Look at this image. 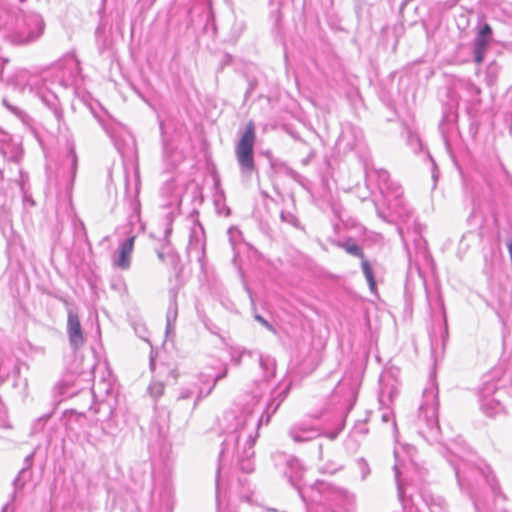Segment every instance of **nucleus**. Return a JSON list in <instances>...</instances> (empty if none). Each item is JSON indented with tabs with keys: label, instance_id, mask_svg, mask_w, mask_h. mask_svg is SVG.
<instances>
[{
	"label": "nucleus",
	"instance_id": "bb28decb",
	"mask_svg": "<svg viewBox=\"0 0 512 512\" xmlns=\"http://www.w3.org/2000/svg\"><path fill=\"white\" fill-rule=\"evenodd\" d=\"M348 254L364 259L363 249L356 241L352 238H348L346 241L339 244Z\"/></svg>",
	"mask_w": 512,
	"mask_h": 512
},
{
	"label": "nucleus",
	"instance_id": "bf43d9fd",
	"mask_svg": "<svg viewBox=\"0 0 512 512\" xmlns=\"http://www.w3.org/2000/svg\"><path fill=\"white\" fill-rule=\"evenodd\" d=\"M4 180V172L0 170V182H3Z\"/></svg>",
	"mask_w": 512,
	"mask_h": 512
},
{
	"label": "nucleus",
	"instance_id": "ea45409f",
	"mask_svg": "<svg viewBox=\"0 0 512 512\" xmlns=\"http://www.w3.org/2000/svg\"><path fill=\"white\" fill-rule=\"evenodd\" d=\"M358 465L362 473V479H365L367 475L370 473V469L368 463L363 458L358 460Z\"/></svg>",
	"mask_w": 512,
	"mask_h": 512
},
{
	"label": "nucleus",
	"instance_id": "39448f33",
	"mask_svg": "<svg viewBox=\"0 0 512 512\" xmlns=\"http://www.w3.org/2000/svg\"><path fill=\"white\" fill-rule=\"evenodd\" d=\"M304 469L300 461L292 458L287 461L286 476L291 485L297 489L302 501L305 504L306 512H310L307 502L316 504H324L326 502H336L342 498V491L334 485L323 480H316L314 483L307 485L301 484Z\"/></svg>",
	"mask_w": 512,
	"mask_h": 512
},
{
	"label": "nucleus",
	"instance_id": "a18cd8bd",
	"mask_svg": "<svg viewBox=\"0 0 512 512\" xmlns=\"http://www.w3.org/2000/svg\"><path fill=\"white\" fill-rule=\"evenodd\" d=\"M457 21H458V27H461L463 25V28H465L469 22V20L467 18V14H465V13L460 14Z\"/></svg>",
	"mask_w": 512,
	"mask_h": 512
},
{
	"label": "nucleus",
	"instance_id": "423d86ee",
	"mask_svg": "<svg viewBox=\"0 0 512 512\" xmlns=\"http://www.w3.org/2000/svg\"><path fill=\"white\" fill-rule=\"evenodd\" d=\"M412 425L415 432L429 444L440 442L438 398L434 388L424 391L423 401L418 408Z\"/></svg>",
	"mask_w": 512,
	"mask_h": 512
},
{
	"label": "nucleus",
	"instance_id": "f257e3e1",
	"mask_svg": "<svg viewBox=\"0 0 512 512\" xmlns=\"http://www.w3.org/2000/svg\"><path fill=\"white\" fill-rule=\"evenodd\" d=\"M287 396L283 390L272 398L266 409L247 405L241 411L228 410L223 414V430L225 438L219 453L216 471V499L219 502L222 492L226 489L222 474L225 463L236 457L239 469L244 473L254 471V444L258 438V429L263 423L268 424L271 416L277 411Z\"/></svg>",
	"mask_w": 512,
	"mask_h": 512
},
{
	"label": "nucleus",
	"instance_id": "a211bd4d",
	"mask_svg": "<svg viewBox=\"0 0 512 512\" xmlns=\"http://www.w3.org/2000/svg\"><path fill=\"white\" fill-rule=\"evenodd\" d=\"M135 236H130L119 245L117 254L113 257V265L127 270L131 265V254L134 248Z\"/></svg>",
	"mask_w": 512,
	"mask_h": 512
},
{
	"label": "nucleus",
	"instance_id": "13d9d810",
	"mask_svg": "<svg viewBox=\"0 0 512 512\" xmlns=\"http://www.w3.org/2000/svg\"><path fill=\"white\" fill-rule=\"evenodd\" d=\"M291 136L295 139V140H301V138L298 136V134L294 133V132H291Z\"/></svg>",
	"mask_w": 512,
	"mask_h": 512
},
{
	"label": "nucleus",
	"instance_id": "e433bc0d",
	"mask_svg": "<svg viewBox=\"0 0 512 512\" xmlns=\"http://www.w3.org/2000/svg\"><path fill=\"white\" fill-rule=\"evenodd\" d=\"M341 468L339 464H337L334 461H330L322 466L319 467V471L321 473H329L334 474L336 471H338Z\"/></svg>",
	"mask_w": 512,
	"mask_h": 512
},
{
	"label": "nucleus",
	"instance_id": "f8f14e48",
	"mask_svg": "<svg viewBox=\"0 0 512 512\" xmlns=\"http://www.w3.org/2000/svg\"><path fill=\"white\" fill-rule=\"evenodd\" d=\"M476 36L473 40V59L477 64L484 61L486 51L493 39V30L490 24L478 17Z\"/></svg>",
	"mask_w": 512,
	"mask_h": 512
},
{
	"label": "nucleus",
	"instance_id": "0eeeda50",
	"mask_svg": "<svg viewBox=\"0 0 512 512\" xmlns=\"http://www.w3.org/2000/svg\"><path fill=\"white\" fill-rule=\"evenodd\" d=\"M45 22L37 13L21 14L17 17L16 27L6 36L11 43L27 45L37 41L43 34Z\"/></svg>",
	"mask_w": 512,
	"mask_h": 512
},
{
	"label": "nucleus",
	"instance_id": "1a4fd4ad",
	"mask_svg": "<svg viewBox=\"0 0 512 512\" xmlns=\"http://www.w3.org/2000/svg\"><path fill=\"white\" fill-rule=\"evenodd\" d=\"M255 126L252 121L248 122L241 138L236 145V157L243 177L249 178L255 171L254 143Z\"/></svg>",
	"mask_w": 512,
	"mask_h": 512
},
{
	"label": "nucleus",
	"instance_id": "6e6552de",
	"mask_svg": "<svg viewBox=\"0 0 512 512\" xmlns=\"http://www.w3.org/2000/svg\"><path fill=\"white\" fill-rule=\"evenodd\" d=\"M99 124L123 157L136 154V141L132 133L122 124L111 119H98Z\"/></svg>",
	"mask_w": 512,
	"mask_h": 512
},
{
	"label": "nucleus",
	"instance_id": "6ab92c4d",
	"mask_svg": "<svg viewBox=\"0 0 512 512\" xmlns=\"http://www.w3.org/2000/svg\"><path fill=\"white\" fill-rule=\"evenodd\" d=\"M27 181V175L24 174L22 168H18V177H16V175H10L6 182L1 186V188H8V191L13 194L11 190V184L12 182H15L21 190L23 204L25 206H34L35 201L33 200L32 195L27 188Z\"/></svg>",
	"mask_w": 512,
	"mask_h": 512
},
{
	"label": "nucleus",
	"instance_id": "de8ad7c7",
	"mask_svg": "<svg viewBox=\"0 0 512 512\" xmlns=\"http://www.w3.org/2000/svg\"><path fill=\"white\" fill-rule=\"evenodd\" d=\"M135 332L139 335L140 338H142L145 341H148V339L145 336L146 329L144 327H141L140 329L135 328Z\"/></svg>",
	"mask_w": 512,
	"mask_h": 512
},
{
	"label": "nucleus",
	"instance_id": "680f3d73",
	"mask_svg": "<svg viewBox=\"0 0 512 512\" xmlns=\"http://www.w3.org/2000/svg\"><path fill=\"white\" fill-rule=\"evenodd\" d=\"M49 417H50V415L43 416V417H41L40 419H38V421L40 422L41 420H43V419H48Z\"/></svg>",
	"mask_w": 512,
	"mask_h": 512
},
{
	"label": "nucleus",
	"instance_id": "9b49d317",
	"mask_svg": "<svg viewBox=\"0 0 512 512\" xmlns=\"http://www.w3.org/2000/svg\"><path fill=\"white\" fill-rule=\"evenodd\" d=\"M13 195L8 188H0V232L8 244L15 242V232L12 225Z\"/></svg>",
	"mask_w": 512,
	"mask_h": 512
},
{
	"label": "nucleus",
	"instance_id": "09e8293b",
	"mask_svg": "<svg viewBox=\"0 0 512 512\" xmlns=\"http://www.w3.org/2000/svg\"><path fill=\"white\" fill-rule=\"evenodd\" d=\"M255 85H256V84H255V82H254V81H250V82H249L248 89H247V91H246V93H245V96H246V97H248V96L252 93V91H253V90H254V88H255Z\"/></svg>",
	"mask_w": 512,
	"mask_h": 512
},
{
	"label": "nucleus",
	"instance_id": "7ed1b4c3",
	"mask_svg": "<svg viewBox=\"0 0 512 512\" xmlns=\"http://www.w3.org/2000/svg\"><path fill=\"white\" fill-rule=\"evenodd\" d=\"M385 201L387 202L388 212L379 208L375 203L378 217L388 223L399 221L405 225V227L398 226L397 230L407 251H409L407 237L411 233L416 253L424 259L428 258L427 242L421 235V226L414 217V211L408 206L402 195H393Z\"/></svg>",
	"mask_w": 512,
	"mask_h": 512
},
{
	"label": "nucleus",
	"instance_id": "2eb2a0df",
	"mask_svg": "<svg viewBox=\"0 0 512 512\" xmlns=\"http://www.w3.org/2000/svg\"><path fill=\"white\" fill-rule=\"evenodd\" d=\"M367 177L369 180L375 178L378 189L384 200L392 197L393 195L400 196L403 194L401 186L391 180L388 171L384 169H379L368 173Z\"/></svg>",
	"mask_w": 512,
	"mask_h": 512
},
{
	"label": "nucleus",
	"instance_id": "49530a36",
	"mask_svg": "<svg viewBox=\"0 0 512 512\" xmlns=\"http://www.w3.org/2000/svg\"><path fill=\"white\" fill-rule=\"evenodd\" d=\"M8 62V59L0 55V85L3 84V69L4 65Z\"/></svg>",
	"mask_w": 512,
	"mask_h": 512
},
{
	"label": "nucleus",
	"instance_id": "052dcab7",
	"mask_svg": "<svg viewBox=\"0 0 512 512\" xmlns=\"http://www.w3.org/2000/svg\"><path fill=\"white\" fill-rule=\"evenodd\" d=\"M336 436H337V433H330L329 434L330 439H334V438H336Z\"/></svg>",
	"mask_w": 512,
	"mask_h": 512
},
{
	"label": "nucleus",
	"instance_id": "473e14b6",
	"mask_svg": "<svg viewBox=\"0 0 512 512\" xmlns=\"http://www.w3.org/2000/svg\"><path fill=\"white\" fill-rule=\"evenodd\" d=\"M2 102H3V105L9 111H11L14 115H16L22 122H24V123L27 122L28 115L22 109H20L19 107L15 106V105L10 104L6 98H4L2 100Z\"/></svg>",
	"mask_w": 512,
	"mask_h": 512
},
{
	"label": "nucleus",
	"instance_id": "dca6fc26",
	"mask_svg": "<svg viewBox=\"0 0 512 512\" xmlns=\"http://www.w3.org/2000/svg\"><path fill=\"white\" fill-rule=\"evenodd\" d=\"M67 335L69 344L74 351L84 345L85 338L80 319L78 313L72 308H69L67 311Z\"/></svg>",
	"mask_w": 512,
	"mask_h": 512
},
{
	"label": "nucleus",
	"instance_id": "58836bf2",
	"mask_svg": "<svg viewBox=\"0 0 512 512\" xmlns=\"http://www.w3.org/2000/svg\"><path fill=\"white\" fill-rule=\"evenodd\" d=\"M177 319V304L175 301L171 302L167 314H166V322H176Z\"/></svg>",
	"mask_w": 512,
	"mask_h": 512
},
{
	"label": "nucleus",
	"instance_id": "a19ab883",
	"mask_svg": "<svg viewBox=\"0 0 512 512\" xmlns=\"http://www.w3.org/2000/svg\"><path fill=\"white\" fill-rule=\"evenodd\" d=\"M254 319L258 321L260 324H262L264 327H266L269 331L275 332V329L272 324H270L264 317H262L260 314H255Z\"/></svg>",
	"mask_w": 512,
	"mask_h": 512
},
{
	"label": "nucleus",
	"instance_id": "c756f323",
	"mask_svg": "<svg viewBox=\"0 0 512 512\" xmlns=\"http://www.w3.org/2000/svg\"><path fill=\"white\" fill-rule=\"evenodd\" d=\"M361 267L363 274L368 282L369 288L371 291L376 289V281L374 277L373 268L368 260L365 258L361 261Z\"/></svg>",
	"mask_w": 512,
	"mask_h": 512
},
{
	"label": "nucleus",
	"instance_id": "7c9ffc66",
	"mask_svg": "<svg viewBox=\"0 0 512 512\" xmlns=\"http://www.w3.org/2000/svg\"><path fill=\"white\" fill-rule=\"evenodd\" d=\"M214 205L216 208V212L219 215L228 217L231 214V210L229 207L225 205V198L223 192L220 194L215 195L214 197Z\"/></svg>",
	"mask_w": 512,
	"mask_h": 512
},
{
	"label": "nucleus",
	"instance_id": "e2e57ef3",
	"mask_svg": "<svg viewBox=\"0 0 512 512\" xmlns=\"http://www.w3.org/2000/svg\"><path fill=\"white\" fill-rule=\"evenodd\" d=\"M8 505H9V504H6V505L3 507L2 512H5V511L7 510Z\"/></svg>",
	"mask_w": 512,
	"mask_h": 512
},
{
	"label": "nucleus",
	"instance_id": "5fc2aeb1",
	"mask_svg": "<svg viewBox=\"0 0 512 512\" xmlns=\"http://www.w3.org/2000/svg\"><path fill=\"white\" fill-rule=\"evenodd\" d=\"M60 300H61V301L63 302V304L67 307V310H68L69 308H71V307H70V302H69L67 299H65V298H60Z\"/></svg>",
	"mask_w": 512,
	"mask_h": 512
},
{
	"label": "nucleus",
	"instance_id": "c85d7f7f",
	"mask_svg": "<svg viewBox=\"0 0 512 512\" xmlns=\"http://www.w3.org/2000/svg\"><path fill=\"white\" fill-rule=\"evenodd\" d=\"M65 161L69 165L72 179H74L78 167V157L73 143H68V152Z\"/></svg>",
	"mask_w": 512,
	"mask_h": 512
},
{
	"label": "nucleus",
	"instance_id": "393cba45",
	"mask_svg": "<svg viewBox=\"0 0 512 512\" xmlns=\"http://www.w3.org/2000/svg\"><path fill=\"white\" fill-rule=\"evenodd\" d=\"M187 249H188V254L189 255H192L193 253L196 255L197 260L200 263L201 269H204V265H205V242L201 241L200 239L195 238L193 235H191Z\"/></svg>",
	"mask_w": 512,
	"mask_h": 512
},
{
	"label": "nucleus",
	"instance_id": "2f4dec72",
	"mask_svg": "<svg viewBox=\"0 0 512 512\" xmlns=\"http://www.w3.org/2000/svg\"><path fill=\"white\" fill-rule=\"evenodd\" d=\"M407 143L415 153L422 150V141L419 135L411 130L408 131Z\"/></svg>",
	"mask_w": 512,
	"mask_h": 512
},
{
	"label": "nucleus",
	"instance_id": "b1692460",
	"mask_svg": "<svg viewBox=\"0 0 512 512\" xmlns=\"http://www.w3.org/2000/svg\"><path fill=\"white\" fill-rule=\"evenodd\" d=\"M202 398V390L196 383H191L181 388L177 401L192 400L191 410L195 409Z\"/></svg>",
	"mask_w": 512,
	"mask_h": 512
},
{
	"label": "nucleus",
	"instance_id": "f704fd0d",
	"mask_svg": "<svg viewBox=\"0 0 512 512\" xmlns=\"http://www.w3.org/2000/svg\"><path fill=\"white\" fill-rule=\"evenodd\" d=\"M148 391L152 397L158 398L164 392V384L162 382H152L148 387Z\"/></svg>",
	"mask_w": 512,
	"mask_h": 512
},
{
	"label": "nucleus",
	"instance_id": "6e6d98bb",
	"mask_svg": "<svg viewBox=\"0 0 512 512\" xmlns=\"http://www.w3.org/2000/svg\"><path fill=\"white\" fill-rule=\"evenodd\" d=\"M382 420H383L384 422H388V421L390 420V414H388V413H384V414L382 415Z\"/></svg>",
	"mask_w": 512,
	"mask_h": 512
},
{
	"label": "nucleus",
	"instance_id": "c03bdc74",
	"mask_svg": "<svg viewBox=\"0 0 512 512\" xmlns=\"http://www.w3.org/2000/svg\"><path fill=\"white\" fill-rule=\"evenodd\" d=\"M226 374H227V370H225V371H224V372H222V373H219V374L215 375V377H214V379H213V385H212V386L209 388V390L207 391L206 396H207L208 394H210V393H211V391H212V389L214 388L215 384H216L219 380L223 379V378L226 376Z\"/></svg>",
	"mask_w": 512,
	"mask_h": 512
},
{
	"label": "nucleus",
	"instance_id": "a878e982",
	"mask_svg": "<svg viewBox=\"0 0 512 512\" xmlns=\"http://www.w3.org/2000/svg\"><path fill=\"white\" fill-rule=\"evenodd\" d=\"M259 365L263 372V378L269 380L275 376L276 373V361L270 355H258Z\"/></svg>",
	"mask_w": 512,
	"mask_h": 512
},
{
	"label": "nucleus",
	"instance_id": "c9c22d12",
	"mask_svg": "<svg viewBox=\"0 0 512 512\" xmlns=\"http://www.w3.org/2000/svg\"><path fill=\"white\" fill-rule=\"evenodd\" d=\"M161 497H162V503H163L165 512H172L173 500H172L171 491L166 489Z\"/></svg>",
	"mask_w": 512,
	"mask_h": 512
},
{
	"label": "nucleus",
	"instance_id": "864d4df0",
	"mask_svg": "<svg viewBox=\"0 0 512 512\" xmlns=\"http://www.w3.org/2000/svg\"><path fill=\"white\" fill-rule=\"evenodd\" d=\"M149 365H150L151 370H153L154 367H155V361H154V357H153L152 354L150 356V363H149Z\"/></svg>",
	"mask_w": 512,
	"mask_h": 512
},
{
	"label": "nucleus",
	"instance_id": "0e129e2a",
	"mask_svg": "<svg viewBox=\"0 0 512 512\" xmlns=\"http://www.w3.org/2000/svg\"><path fill=\"white\" fill-rule=\"evenodd\" d=\"M323 512H336L334 510H324Z\"/></svg>",
	"mask_w": 512,
	"mask_h": 512
},
{
	"label": "nucleus",
	"instance_id": "f3484780",
	"mask_svg": "<svg viewBox=\"0 0 512 512\" xmlns=\"http://www.w3.org/2000/svg\"><path fill=\"white\" fill-rule=\"evenodd\" d=\"M288 435L295 443H305L319 437L321 432L316 426L299 421L290 426Z\"/></svg>",
	"mask_w": 512,
	"mask_h": 512
},
{
	"label": "nucleus",
	"instance_id": "3c124183",
	"mask_svg": "<svg viewBox=\"0 0 512 512\" xmlns=\"http://www.w3.org/2000/svg\"><path fill=\"white\" fill-rule=\"evenodd\" d=\"M411 0H403L401 2V5H400V13H403L405 7L407 6V4L410 2Z\"/></svg>",
	"mask_w": 512,
	"mask_h": 512
},
{
	"label": "nucleus",
	"instance_id": "37998d69",
	"mask_svg": "<svg viewBox=\"0 0 512 512\" xmlns=\"http://www.w3.org/2000/svg\"><path fill=\"white\" fill-rule=\"evenodd\" d=\"M354 432L356 434H367L368 433V428L366 426V423L365 422H358L355 424L354 426Z\"/></svg>",
	"mask_w": 512,
	"mask_h": 512
},
{
	"label": "nucleus",
	"instance_id": "cd10ccee",
	"mask_svg": "<svg viewBox=\"0 0 512 512\" xmlns=\"http://www.w3.org/2000/svg\"><path fill=\"white\" fill-rule=\"evenodd\" d=\"M280 219L283 223H286L297 230H304V227L301 224L300 220L292 211L282 210L280 213Z\"/></svg>",
	"mask_w": 512,
	"mask_h": 512
},
{
	"label": "nucleus",
	"instance_id": "f03ea898",
	"mask_svg": "<svg viewBox=\"0 0 512 512\" xmlns=\"http://www.w3.org/2000/svg\"><path fill=\"white\" fill-rule=\"evenodd\" d=\"M441 453L454 471L460 492L471 500L475 512H485L491 500L495 503L507 500L495 472L487 462H474L461 455L457 447H444Z\"/></svg>",
	"mask_w": 512,
	"mask_h": 512
},
{
	"label": "nucleus",
	"instance_id": "4d7b16f0",
	"mask_svg": "<svg viewBox=\"0 0 512 512\" xmlns=\"http://www.w3.org/2000/svg\"><path fill=\"white\" fill-rule=\"evenodd\" d=\"M238 482L240 485H244L247 482V478H238Z\"/></svg>",
	"mask_w": 512,
	"mask_h": 512
},
{
	"label": "nucleus",
	"instance_id": "79ce46f5",
	"mask_svg": "<svg viewBox=\"0 0 512 512\" xmlns=\"http://www.w3.org/2000/svg\"><path fill=\"white\" fill-rule=\"evenodd\" d=\"M497 72H498V66L497 64L495 63H491L488 67V70H487V76L489 78V81L492 82L493 81V78L496 77L497 75Z\"/></svg>",
	"mask_w": 512,
	"mask_h": 512
},
{
	"label": "nucleus",
	"instance_id": "72a5a7b5",
	"mask_svg": "<svg viewBox=\"0 0 512 512\" xmlns=\"http://www.w3.org/2000/svg\"><path fill=\"white\" fill-rule=\"evenodd\" d=\"M272 165L275 167L279 166V170H282L288 177H290L293 180L297 181L300 178V174L291 167H289L288 165H286L285 163H273Z\"/></svg>",
	"mask_w": 512,
	"mask_h": 512
},
{
	"label": "nucleus",
	"instance_id": "9d476101",
	"mask_svg": "<svg viewBox=\"0 0 512 512\" xmlns=\"http://www.w3.org/2000/svg\"><path fill=\"white\" fill-rule=\"evenodd\" d=\"M509 398L507 390L498 388L493 381L484 383L479 390L480 409L489 417L503 412Z\"/></svg>",
	"mask_w": 512,
	"mask_h": 512
},
{
	"label": "nucleus",
	"instance_id": "5701e85b",
	"mask_svg": "<svg viewBox=\"0 0 512 512\" xmlns=\"http://www.w3.org/2000/svg\"><path fill=\"white\" fill-rule=\"evenodd\" d=\"M34 453H31L27 455L24 459V467L19 471L17 477L13 481L14 486V492L12 494L11 501L14 500L15 494L18 490H21L25 483L30 479L31 477V471L30 468L32 466Z\"/></svg>",
	"mask_w": 512,
	"mask_h": 512
},
{
	"label": "nucleus",
	"instance_id": "ddd939ff",
	"mask_svg": "<svg viewBox=\"0 0 512 512\" xmlns=\"http://www.w3.org/2000/svg\"><path fill=\"white\" fill-rule=\"evenodd\" d=\"M140 192V175L136 169L133 176L132 183L130 182L128 175L125 177V196L129 201V209L131 213L128 216V221L131 225L140 221V208L141 204L138 199Z\"/></svg>",
	"mask_w": 512,
	"mask_h": 512
},
{
	"label": "nucleus",
	"instance_id": "603ef678",
	"mask_svg": "<svg viewBox=\"0 0 512 512\" xmlns=\"http://www.w3.org/2000/svg\"><path fill=\"white\" fill-rule=\"evenodd\" d=\"M471 91L474 93V94H480L481 90L479 87H477L476 85H471Z\"/></svg>",
	"mask_w": 512,
	"mask_h": 512
},
{
	"label": "nucleus",
	"instance_id": "4c0bfd02",
	"mask_svg": "<svg viewBox=\"0 0 512 512\" xmlns=\"http://www.w3.org/2000/svg\"><path fill=\"white\" fill-rule=\"evenodd\" d=\"M101 32H100V28H98L96 30V41H97V45H98V51L100 54H103L104 51L108 48L109 46V41L107 38H101Z\"/></svg>",
	"mask_w": 512,
	"mask_h": 512
},
{
	"label": "nucleus",
	"instance_id": "412c9836",
	"mask_svg": "<svg viewBox=\"0 0 512 512\" xmlns=\"http://www.w3.org/2000/svg\"><path fill=\"white\" fill-rule=\"evenodd\" d=\"M20 373L19 361L10 352H0V383L10 375L18 376Z\"/></svg>",
	"mask_w": 512,
	"mask_h": 512
},
{
	"label": "nucleus",
	"instance_id": "8fccbe9b",
	"mask_svg": "<svg viewBox=\"0 0 512 512\" xmlns=\"http://www.w3.org/2000/svg\"><path fill=\"white\" fill-rule=\"evenodd\" d=\"M175 328V322H166V334L168 335Z\"/></svg>",
	"mask_w": 512,
	"mask_h": 512
},
{
	"label": "nucleus",
	"instance_id": "4468645a",
	"mask_svg": "<svg viewBox=\"0 0 512 512\" xmlns=\"http://www.w3.org/2000/svg\"><path fill=\"white\" fill-rule=\"evenodd\" d=\"M0 154L4 160L11 166L10 171L18 175V168L22 159V148L20 145L12 142L7 134L0 133Z\"/></svg>",
	"mask_w": 512,
	"mask_h": 512
},
{
	"label": "nucleus",
	"instance_id": "4be33fe9",
	"mask_svg": "<svg viewBox=\"0 0 512 512\" xmlns=\"http://www.w3.org/2000/svg\"><path fill=\"white\" fill-rule=\"evenodd\" d=\"M172 232L171 224L165 229V243L162 244L161 248L156 249L157 256L160 261L167 262L171 265H175L178 259L177 253L170 246L168 237Z\"/></svg>",
	"mask_w": 512,
	"mask_h": 512
},
{
	"label": "nucleus",
	"instance_id": "20e7f679",
	"mask_svg": "<svg viewBox=\"0 0 512 512\" xmlns=\"http://www.w3.org/2000/svg\"><path fill=\"white\" fill-rule=\"evenodd\" d=\"M6 84L20 93L33 94L40 98L41 101L51 110L59 133L66 130V125L63 117V110L60 106L57 95L46 87L42 78L38 75L31 74L25 69L17 70L12 76L7 77Z\"/></svg>",
	"mask_w": 512,
	"mask_h": 512
},
{
	"label": "nucleus",
	"instance_id": "aec40b11",
	"mask_svg": "<svg viewBox=\"0 0 512 512\" xmlns=\"http://www.w3.org/2000/svg\"><path fill=\"white\" fill-rule=\"evenodd\" d=\"M395 464L393 466L395 481L397 485V493L398 498L402 504L405 503V499L407 497L406 494V485H408V479L404 477L406 474L407 466L404 462H401L399 459L398 452L394 451Z\"/></svg>",
	"mask_w": 512,
	"mask_h": 512
}]
</instances>
